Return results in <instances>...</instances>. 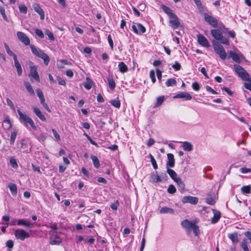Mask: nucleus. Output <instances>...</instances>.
<instances>
[{
	"label": "nucleus",
	"mask_w": 251,
	"mask_h": 251,
	"mask_svg": "<svg viewBox=\"0 0 251 251\" xmlns=\"http://www.w3.org/2000/svg\"><path fill=\"white\" fill-rule=\"evenodd\" d=\"M198 201L199 199L197 197L190 196H184L182 199V202L183 203H189L193 205L197 204Z\"/></svg>",
	"instance_id": "nucleus-6"
},
{
	"label": "nucleus",
	"mask_w": 251,
	"mask_h": 251,
	"mask_svg": "<svg viewBox=\"0 0 251 251\" xmlns=\"http://www.w3.org/2000/svg\"><path fill=\"white\" fill-rule=\"evenodd\" d=\"M137 27L138 28V31L139 32V34H141L142 33H144L146 32V28L145 27V26H143L141 24H137Z\"/></svg>",
	"instance_id": "nucleus-44"
},
{
	"label": "nucleus",
	"mask_w": 251,
	"mask_h": 251,
	"mask_svg": "<svg viewBox=\"0 0 251 251\" xmlns=\"http://www.w3.org/2000/svg\"><path fill=\"white\" fill-rule=\"evenodd\" d=\"M206 202L208 204L213 205L215 204L216 201L213 198L210 197V198H207L206 199Z\"/></svg>",
	"instance_id": "nucleus-54"
},
{
	"label": "nucleus",
	"mask_w": 251,
	"mask_h": 251,
	"mask_svg": "<svg viewBox=\"0 0 251 251\" xmlns=\"http://www.w3.org/2000/svg\"><path fill=\"white\" fill-rule=\"evenodd\" d=\"M249 80H246L245 81H248V82H245L244 86L248 90H249L251 92V78L249 77Z\"/></svg>",
	"instance_id": "nucleus-42"
},
{
	"label": "nucleus",
	"mask_w": 251,
	"mask_h": 251,
	"mask_svg": "<svg viewBox=\"0 0 251 251\" xmlns=\"http://www.w3.org/2000/svg\"><path fill=\"white\" fill-rule=\"evenodd\" d=\"M119 202L118 201H116L115 203H112L110 205V207L113 210H117L118 206H119Z\"/></svg>",
	"instance_id": "nucleus-61"
},
{
	"label": "nucleus",
	"mask_w": 251,
	"mask_h": 251,
	"mask_svg": "<svg viewBox=\"0 0 251 251\" xmlns=\"http://www.w3.org/2000/svg\"><path fill=\"white\" fill-rule=\"evenodd\" d=\"M174 98L183 99L184 100H189L192 99V96L187 92H181L176 95Z\"/></svg>",
	"instance_id": "nucleus-15"
},
{
	"label": "nucleus",
	"mask_w": 251,
	"mask_h": 251,
	"mask_svg": "<svg viewBox=\"0 0 251 251\" xmlns=\"http://www.w3.org/2000/svg\"><path fill=\"white\" fill-rule=\"evenodd\" d=\"M33 112L41 121L43 122H45L46 121V118L39 108L34 107L33 108Z\"/></svg>",
	"instance_id": "nucleus-21"
},
{
	"label": "nucleus",
	"mask_w": 251,
	"mask_h": 251,
	"mask_svg": "<svg viewBox=\"0 0 251 251\" xmlns=\"http://www.w3.org/2000/svg\"><path fill=\"white\" fill-rule=\"evenodd\" d=\"M3 127L6 129H9L11 127V124L10 123V119L8 117H6L3 121Z\"/></svg>",
	"instance_id": "nucleus-36"
},
{
	"label": "nucleus",
	"mask_w": 251,
	"mask_h": 251,
	"mask_svg": "<svg viewBox=\"0 0 251 251\" xmlns=\"http://www.w3.org/2000/svg\"><path fill=\"white\" fill-rule=\"evenodd\" d=\"M15 66L17 69V74L19 76H21L22 74V68L21 64L17 59V57L14 59Z\"/></svg>",
	"instance_id": "nucleus-24"
},
{
	"label": "nucleus",
	"mask_w": 251,
	"mask_h": 251,
	"mask_svg": "<svg viewBox=\"0 0 251 251\" xmlns=\"http://www.w3.org/2000/svg\"><path fill=\"white\" fill-rule=\"evenodd\" d=\"M111 104L116 108H119L121 106V102L118 98L114 99L110 101Z\"/></svg>",
	"instance_id": "nucleus-38"
},
{
	"label": "nucleus",
	"mask_w": 251,
	"mask_h": 251,
	"mask_svg": "<svg viewBox=\"0 0 251 251\" xmlns=\"http://www.w3.org/2000/svg\"><path fill=\"white\" fill-rule=\"evenodd\" d=\"M91 158L93 161V163L95 167L96 168H99L100 166V164L98 158L97 156L94 155L91 156Z\"/></svg>",
	"instance_id": "nucleus-34"
},
{
	"label": "nucleus",
	"mask_w": 251,
	"mask_h": 251,
	"mask_svg": "<svg viewBox=\"0 0 251 251\" xmlns=\"http://www.w3.org/2000/svg\"><path fill=\"white\" fill-rule=\"evenodd\" d=\"M241 191L243 194H250L251 188L249 186H244L241 188Z\"/></svg>",
	"instance_id": "nucleus-43"
},
{
	"label": "nucleus",
	"mask_w": 251,
	"mask_h": 251,
	"mask_svg": "<svg viewBox=\"0 0 251 251\" xmlns=\"http://www.w3.org/2000/svg\"><path fill=\"white\" fill-rule=\"evenodd\" d=\"M234 71L237 75L243 80H249V73L242 66L235 64L233 65Z\"/></svg>",
	"instance_id": "nucleus-1"
},
{
	"label": "nucleus",
	"mask_w": 251,
	"mask_h": 251,
	"mask_svg": "<svg viewBox=\"0 0 251 251\" xmlns=\"http://www.w3.org/2000/svg\"><path fill=\"white\" fill-rule=\"evenodd\" d=\"M198 8L200 10H203V6L201 0H193Z\"/></svg>",
	"instance_id": "nucleus-48"
},
{
	"label": "nucleus",
	"mask_w": 251,
	"mask_h": 251,
	"mask_svg": "<svg viewBox=\"0 0 251 251\" xmlns=\"http://www.w3.org/2000/svg\"><path fill=\"white\" fill-rule=\"evenodd\" d=\"M151 181L152 182H160L162 181V179L158 176L157 172L152 173L151 175Z\"/></svg>",
	"instance_id": "nucleus-22"
},
{
	"label": "nucleus",
	"mask_w": 251,
	"mask_h": 251,
	"mask_svg": "<svg viewBox=\"0 0 251 251\" xmlns=\"http://www.w3.org/2000/svg\"><path fill=\"white\" fill-rule=\"evenodd\" d=\"M228 237L232 241L233 244L237 243L239 241L237 233L236 232L229 234L228 235Z\"/></svg>",
	"instance_id": "nucleus-28"
},
{
	"label": "nucleus",
	"mask_w": 251,
	"mask_h": 251,
	"mask_svg": "<svg viewBox=\"0 0 251 251\" xmlns=\"http://www.w3.org/2000/svg\"><path fill=\"white\" fill-rule=\"evenodd\" d=\"M17 225L18 226H24L26 228H32L34 224L29 222L27 219H20L18 220Z\"/></svg>",
	"instance_id": "nucleus-13"
},
{
	"label": "nucleus",
	"mask_w": 251,
	"mask_h": 251,
	"mask_svg": "<svg viewBox=\"0 0 251 251\" xmlns=\"http://www.w3.org/2000/svg\"><path fill=\"white\" fill-rule=\"evenodd\" d=\"M10 163L11 166L14 168H17L18 166L16 160L14 158H11L10 159Z\"/></svg>",
	"instance_id": "nucleus-51"
},
{
	"label": "nucleus",
	"mask_w": 251,
	"mask_h": 251,
	"mask_svg": "<svg viewBox=\"0 0 251 251\" xmlns=\"http://www.w3.org/2000/svg\"><path fill=\"white\" fill-rule=\"evenodd\" d=\"M52 132L53 133V134L55 138V139L57 140V141H59L60 140V135H59V134L57 133V132L56 131V130L54 129H52Z\"/></svg>",
	"instance_id": "nucleus-59"
},
{
	"label": "nucleus",
	"mask_w": 251,
	"mask_h": 251,
	"mask_svg": "<svg viewBox=\"0 0 251 251\" xmlns=\"http://www.w3.org/2000/svg\"><path fill=\"white\" fill-rule=\"evenodd\" d=\"M14 235L16 239L24 241L30 237L29 234L23 229L18 228L15 230Z\"/></svg>",
	"instance_id": "nucleus-4"
},
{
	"label": "nucleus",
	"mask_w": 251,
	"mask_h": 251,
	"mask_svg": "<svg viewBox=\"0 0 251 251\" xmlns=\"http://www.w3.org/2000/svg\"><path fill=\"white\" fill-rule=\"evenodd\" d=\"M32 53L40 58L44 57L45 53L44 51L40 49L37 50L33 45H29Z\"/></svg>",
	"instance_id": "nucleus-12"
},
{
	"label": "nucleus",
	"mask_w": 251,
	"mask_h": 251,
	"mask_svg": "<svg viewBox=\"0 0 251 251\" xmlns=\"http://www.w3.org/2000/svg\"><path fill=\"white\" fill-rule=\"evenodd\" d=\"M17 134V131L14 130L11 134L10 142L11 145H13L15 142L16 136Z\"/></svg>",
	"instance_id": "nucleus-39"
},
{
	"label": "nucleus",
	"mask_w": 251,
	"mask_h": 251,
	"mask_svg": "<svg viewBox=\"0 0 251 251\" xmlns=\"http://www.w3.org/2000/svg\"><path fill=\"white\" fill-rule=\"evenodd\" d=\"M46 34L48 36L49 39L50 41H54L55 38H54V35L52 32H50L49 30H48L46 31Z\"/></svg>",
	"instance_id": "nucleus-52"
},
{
	"label": "nucleus",
	"mask_w": 251,
	"mask_h": 251,
	"mask_svg": "<svg viewBox=\"0 0 251 251\" xmlns=\"http://www.w3.org/2000/svg\"><path fill=\"white\" fill-rule=\"evenodd\" d=\"M192 86L195 91H199L200 89V86L198 82H195L193 83Z\"/></svg>",
	"instance_id": "nucleus-62"
},
{
	"label": "nucleus",
	"mask_w": 251,
	"mask_h": 251,
	"mask_svg": "<svg viewBox=\"0 0 251 251\" xmlns=\"http://www.w3.org/2000/svg\"><path fill=\"white\" fill-rule=\"evenodd\" d=\"M25 86V87L28 92L31 95H34L35 94L34 91L32 88V87L29 82H24Z\"/></svg>",
	"instance_id": "nucleus-32"
},
{
	"label": "nucleus",
	"mask_w": 251,
	"mask_h": 251,
	"mask_svg": "<svg viewBox=\"0 0 251 251\" xmlns=\"http://www.w3.org/2000/svg\"><path fill=\"white\" fill-rule=\"evenodd\" d=\"M177 180H176L175 182L176 183L177 187L178 190L182 192L185 189V184L182 179L179 178L177 179Z\"/></svg>",
	"instance_id": "nucleus-26"
},
{
	"label": "nucleus",
	"mask_w": 251,
	"mask_h": 251,
	"mask_svg": "<svg viewBox=\"0 0 251 251\" xmlns=\"http://www.w3.org/2000/svg\"><path fill=\"white\" fill-rule=\"evenodd\" d=\"M211 33L216 40H219L220 38L222 37V33L219 29H212Z\"/></svg>",
	"instance_id": "nucleus-20"
},
{
	"label": "nucleus",
	"mask_w": 251,
	"mask_h": 251,
	"mask_svg": "<svg viewBox=\"0 0 251 251\" xmlns=\"http://www.w3.org/2000/svg\"><path fill=\"white\" fill-rule=\"evenodd\" d=\"M29 76L32 77L38 82H40V77L37 71V67L35 66H30Z\"/></svg>",
	"instance_id": "nucleus-7"
},
{
	"label": "nucleus",
	"mask_w": 251,
	"mask_h": 251,
	"mask_svg": "<svg viewBox=\"0 0 251 251\" xmlns=\"http://www.w3.org/2000/svg\"><path fill=\"white\" fill-rule=\"evenodd\" d=\"M6 102L7 105L13 110H15V107L13 102L9 98L6 99Z\"/></svg>",
	"instance_id": "nucleus-60"
},
{
	"label": "nucleus",
	"mask_w": 251,
	"mask_h": 251,
	"mask_svg": "<svg viewBox=\"0 0 251 251\" xmlns=\"http://www.w3.org/2000/svg\"><path fill=\"white\" fill-rule=\"evenodd\" d=\"M167 191L169 193L173 194L176 192V188L173 185L171 184L169 186Z\"/></svg>",
	"instance_id": "nucleus-50"
},
{
	"label": "nucleus",
	"mask_w": 251,
	"mask_h": 251,
	"mask_svg": "<svg viewBox=\"0 0 251 251\" xmlns=\"http://www.w3.org/2000/svg\"><path fill=\"white\" fill-rule=\"evenodd\" d=\"M35 32L40 38H43L44 37V33L41 30L36 28L35 29Z\"/></svg>",
	"instance_id": "nucleus-55"
},
{
	"label": "nucleus",
	"mask_w": 251,
	"mask_h": 251,
	"mask_svg": "<svg viewBox=\"0 0 251 251\" xmlns=\"http://www.w3.org/2000/svg\"><path fill=\"white\" fill-rule=\"evenodd\" d=\"M160 213L161 214L170 213L173 214L174 213V210L171 208L163 207L160 210Z\"/></svg>",
	"instance_id": "nucleus-29"
},
{
	"label": "nucleus",
	"mask_w": 251,
	"mask_h": 251,
	"mask_svg": "<svg viewBox=\"0 0 251 251\" xmlns=\"http://www.w3.org/2000/svg\"><path fill=\"white\" fill-rule=\"evenodd\" d=\"M150 76L151 79L152 83H154L156 81V78L155 76V73L153 70H151L150 72Z\"/></svg>",
	"instance_id": "nucleus-56"
},
{
	"label": "nucleus",
	"mask_w": 251,
	"mask_h": 251,
	"mask_svg": "<svg viewBox=\"0 0 251 251\" xmlns=\"http://www.w3.org/2000/svg\"><path fill=\"white\" fill-rule=\"evenodd\" d=\"M218 41H219L222 44L226 45H228L229 44L228 40L226 37H224L223 35H222V37H220V39Z\"/></svg>",
	"instance_id": "nucleus-45"
},
{
	"label": "nucleus",
	"mask_w": 251,
	"mask_h": 251,
	"mask_svg": "<svg viewBox=\"0 0 251 251\" xmlns=\"http://www.w3.org/2000/svg\"><path fill=\"white\" fill-rule=\"evenodd\" d=\"M17 36L19 40L24 43L25 45H29L30 44L29 38L23 32H17Z\"/></svg>",
	"instance_id": "nucleus-10"
},
{
	"label": "nucleus",
	"mask_w": 251,
	"mask_h": 251,
	"mask_svg": "<svg viewBox=\"0 0 251 251\" xmlns=\"http://www.w3.org/2000/svg\"><path fill=\"white\" fill-rule=\"evenodd\" d=\"M107 81L110 88L111 90L114 89L116 87V84L112 77L109 76L107 78Z\"/></svg>",
	"instance_id": "nucleus-30"
},
{
	"label": "nucleus",
	"mask_w": 251,
	"mask_h": 251,
	"mask_svg": "<svg viewBox=\"0 0 251 251\" xmlns=\"http://www.w3.org/2000/svg\"><path fill=\"white\" fill-rule=\"evenodd\" d=\"M191 229L193 230V232L194 233L196 236H197L199 233V229L198 226L196 225L195 223L193 225Z\"/></svg>",
	"instance_id": "nucleus-53"
},
{
	"label": "nucleus",
	"mask_w": 251,
	"mask_h": 251,
	"mask_svg": "<svg viewBox=\"0 0 251 251\" xmlns=\"http://www.w3.org/2000/svg\"><path fill=\"white\" fill-rule=\"evenodd\" d=\"M212 44L215 51L219 55L222 60H225L227 57V54L224 47L215 41H212Z\"/></svg>",
	"instance_id": "nucleus-2"
},
{
	"label": "nucleus",
	"mask_w": 251,
	"mask_h": 251,
	"mask_svg": "<svg viewBox=\"0 0 251 251\" xmlns=\"http://www.w3.org/2000/svg\"><path fill=\"white\" fill-rule=\"evenodd\" d=\"M61 242V239L57 236H55L54 239L50 238V244L52 245H59Z\"/></svg>",
	"instance_id": "nucleus-31"
},
{
	"label": "nucleus",
	"mask_w": 251,
	"mask_h": 251,
	"mask_svg": "<svg viewBox=\"0 0 251 251\" xmlns=\"http://www.w3.org/2000/svg\"><path fill=\"white\" fill-rule=\"evenodd\" d=\"M17 112L20 116V120L23 122L24 126H27L28 124H29L34 129H36V126L33 121L30 118L24 114L19 109L17 110Z\"/></svg>",
	"instance_id": "nucleus-3"
},
{
	"label": "nucleus",
	"mask_w": 251,
	"mask_h": 251,
	"mask_svg": "<svg viewBox=\"0 0 251 251\" xmlns=\"http://www.w3.org/2000/svg\"><path fill=\"white\" fill-rule=\"evenodd\" d=\"M204 20L213 27L218 26V20L212 16L208 15L207 13L203 14Z\"/></svg>",
	"instance_id": "nucleus-5"
},
{
	"label": "nucleus",
	"mask_w": 251,
	"mask_h": 251,
	"mask_svg": "<svg viewBox=\"0 0 251 251\" xmlns=\"http://www.w3.org/2000/svg\"><path fill=\"white\" fill-rule=\"evenodd\" d=\"M41 58L44 60V62L45 65L47 66L49 64L50 58L47 54L45 53L44 55V57H42Z\"/></svg>",
	"instance_id": "nucleus-47"
},
{
	"label": "nucleus",
	"mask_w": 251,
	"mask_h": 251,
	"mask_svg": "<svg viewBox=\"0 0 251 251\" xmlns=\"http://www.w3.org/2000/svg\"><path fill=\"white\" fill-rule=\"evenodd\" d=\"M176 81L175 78L168 79L166 82V85L168 87H170L171 86L176 85Z\"/></svg>",
	"instance_id": "nucleus-40"
},
{
	"label": "nucleus",
	"mask_w": 251,
	"mask_h": 251,
	"mask_svg": "<svg viewBox=\"0 0 251 251\" xmlns=\"http://www.w3.org/2000/svg\"><path fill=\"white\" fill-rule=\"evenodd\" d=\"M194 223V222L192 221H189L186 219L182 221L181 225L183 227L188 229V230H190L191 229Z\"/></svg>",
	"instance_id": "nucleus-16"
},
{
	"label": "nucleus",
	"mask_w": 251,
	"mask_h": 251,
	"mask_svg": "<svg viewBox=\"0 0 251 251\" xmlns=\"http://www.w3.org/2000/svg\"><path fill=\"white\" fill-rule=\"evenodd\" d=\"M198 43L200 45L204 47H209L210 46L207 39L202 35H197Z\"/></svg>",
	"instance_id": "nucleus-11"
},
{
	"label": "nucleus",
	"mask_w": 251,
	"mask_h": 251,
	"mask_svg": "<svg viewBox=\"0 0 251 251\" xmlns=\"http://www.w3.org/2000/svg\"><path fill=\"white\" fill-rule=\"evenodd\" d=\"M164 100V96H160L157 98L156 103L155 106L157 107L160 105Z\"/></svg>",
	"instance_id": "nucleus-46"
},
{
	"label": "nucleus",
	"mask_w": 251,
	"mask_h": 251,
	"mask_svg": "<svg viewBox=\"0 0 251 251\" xmlns=\"http://www.w3.org/2000/svg\"><path fill=\"white\" fill-rule=\"evenodd\" d=\"M33 8L35 12L38 13L39 15L40 16V18L41 20H44L45 19V14L43 10L41 8L40 6L38 3H34L32 5Z\"/></svg>",
	"instance_id": "nucleus-14"
},
{
	"label": "nucleus",
	"mask_w": 251,
	"mask_h": 251,
	"mask_svg": "<svg viewBox=\"0 0 251 251\" xmlns=\"http://www.w3.org/2000/svg\"><path fill=\"white\" fill-rule=\"evenodd\" d=\"M86 81L84 84V86L87 90H90L92 87L93 82L89 77H86Z\"/></svg>",
	"instance_id": "nucleus-33"
},
{
	"label": "nucleus",
	"mask_w": 251,
	"mask_h": 251,
	"mask_svg": "<svg viewBox=\"0 0 251 251\" xmlns=\"http://www.w3.org/2000/svg\"><path fill=\"white\" fill-rule=\"evenodd\" d=\"M167 172L169 175V176L172 178V179H173L175 181L176 180H177V179H178L180 178V177H177V175L175 172V171H174L173 170H172L171 169H169V168H167Z\"/></svg>",
	"instance_id": "nucleus-23"
},
{
	"label": "nucleus",
	"mask_w": 251,
	"mask_h": 251,
	"mask_svg": "<svg viewBox=\"0 0 251 251\" xmlns=\"http://www.w3.org/2000/svg\"><path fill=\"white\" fill-rule=\"evenodd\" d=\"M167 157L168 159L167 162V167H174L175 163L174 155L172 153H168L167 154Z\"/></svg>",
	"instance_id": "nucleus-18"
},
{
	"label": "nucleus",
	"mask_w": 251,
	"mask_h": 251,
	"mask_svg": "<svg viewBox=\"0 0 251 251\" xmlns=\"http://www.w3.org/2000/svg\"><path fill=\"white\" fill-rule=\"evenodd\" d=\"M0 13L1 14L3 19L5 21H7L8 20H7V17L6 16V14L5 13V10L3 8H2V7L0 8Z\"/></svg>",
	"instance_id": "nucleus-58"
},
{
	"label": "nucleus",
	"mask_w": 251,
	"mask_h": 251,
	"mask_svg": "<svg viewBox=\"0 0 251 251\" xmlns=\"http://www.w3.org/2000/svg\"><path fill=\"white\" fill-rule=\"evenodd\" d=\"M212 211L214 214V216L212 218L211 223L214 224L217 223L220 220L221 218V212L215 209H213Z\"/></svg>",
	"instance_id": "nucleus-17"
},
{
	"label": "nucleus",
	"mask_w": 251,
	"mask_h": 251,
	"mask_svg": "<svg viewBox=\"0 0 251 251\" xmlns=\"http://www.w3.org/2000/svg\"><path fill=\"white\" fill-rule=\"evenodd\" d=\"M119 71L122 73H125L128 71L127 66L124 62H121L118 65Z\"/></svg>",
	"instance_id": "nucleus-27"
},
{
	"label": "nucleus",
	"mask_w": 251,
	"mask_h": 251,
	"mask_svg": "<svg viewBox=\"0 0 251 251\" xmlns=\"http://www.w3.org/2000/svg\"><path fill=\"white\" fill-rule=\"evenodd\" d=\"M161 7L162 9L164 10V11L166 14L169 15L170 17L171 16H172V14H174V13L172 12V10L169 7H168L164 4H162Z\"/></svg>",
	"instance_id": "nucleus-37"
},
{
	"label": "nucleus",
	"mask_w": 251,
	"mask_h": 251,
	"mask_svg": "<svg viewBox=\"0 0 251 251\" xmlns=\"http://www.w3.org/2000/svg\"><path fill=\"white\" fill-rule=\"evenodd\" d=\"M243 57L242 54L239 55L232 50L228 52V58H231L237 63H240L241 62V59L243 58Z\"/></svg>",
	"instance_id": "nucleus-9"
},
{
	"label": "nucleus",
	"mask_w": 251,
	"mask_h": 251,
	"mask_svg": "<svg viewBox=\"0 0 251 251\" xmlns=\"http://www.w3.org/2000/svg\"><path fill=\"white\" fill-rule=\"evenodd\" d=\"M6 51L7 53L8 54V55L12 56L13 57V59L14 58H16L17 57V55L16 54H15L9 48V46L7 45L6 43H4V44Z\"/></svg>",
	"instance_id": "nucleus-35"
},
{
	"label": "nucleus",
	"mask_w": 251,
	"mask_h": 251,
	"mask_svg": "<svg viewBox=\"0 0 251 251\" xmlns=\"http://www.w3.org/2000/svg\"><path fill=\"white\" fill-rule=\"evenodd\" d=\"M172 67L176 70L178 71L181 68L180 64L177 61H176L175 64L172 66Z\"/></svg>",
	"instance_id": "nucleus-57"
},
{
	"label": "nucleus",
	"mask_w": 251,
	"mask_h": 251,
	"mask_svg": "<svg viewBox=\"0 0 251 251\" xmlns=\"http://www.w3.org/2000/svg\"><path fill=\"white\" fill-rule=\"evenodd\" d=\"M241 247L244 250V251H249L247 243L245 241H243L241 243Z\"/></svg>",
	"instance_id": "nucleus-64"
},
{
	"label": "nucleus",
	"mask_w": 251,
	"mask_h": 251,
	"mask_svg": "<svg viewBox=\"0 0 251 251\" xmlns=\"http://www.w3.org/2000/svg\"><path fill=\"white\" fill-rule=\"evenodd\" d=\"M149 157L151 159V164L152 165L153 168L154 169H157L158 166H157V164L156 163V160H155L154 158L151 154H149Z\"/></svg>",
	"instance_id": "nucleus-41"
},
{
	"label": "nucleus",
	"mask_w": 251,
	"mask_h": 251,
	"mask_svg": "<svg viewBox=\"0 0 251 251\" xmlns=\"http://www.w3.org/2000/svg\"><path fill=\"white\" fill-rule=\"evenodd\" d=\"M8 187L13 196H16L17 194V187L16 185L13 183H10L8 185Z\"/></svg>",
	"instance_id": "nucleus-25"
},
{
	"label": "nucleus",
	"mask_w": 251,
	"mask_h": 251,
	"mask_svg": "<svg viewBox=\"0 0 251 251\" xmlns=\"http://www.w3.org/2000/svg\"><path fill=\"white\" fill-rule=\"evenodd\" d=\"M170 26L174 28H176L180 25V23L177 16L175 14H172L170 17Z\"/></svg>",
	"instance_id": "nucleus-8"
},
{
	"label": "nucleus",
	"mask_w": 251,
	"mask_h": 251,
	"mask_svg": "<svg viewBox=\"0 0 251 251\" xmlns=\"http://www.w3.org/2000/svg\"><path fill=\"white\" fill-rule=\"evenodd\" d=\"M240 171L243 174H246L251 172V169L250 168L243 167L240 169Z\"/></svg>",
	"instance_id": "nucleus-63"
},
{
	"label": "nucleus",
	"mask_w": 251,
	"mask_h": 251,
	"mask_svg": "<svg viewBox=\"0 0 251 251\" xmlns=\"http://www.w3.org/2000/svg\"><path fill=\"white\" fill-rule=\"evenodd\" d=\"M20 12L23 14H26L27 13V7L24 4H21L19 7Z\"/></svg>",
	"instance_id": "nucleus-49"
},
{
	"label": "nucleus",
	"mask_w": 251,
	"mask_h": 251,
	"mask_svg": "<svg viewBox=\"0 0 251 251\" xmlns=\"http://www.w3.org/2000/svg\"><path fill=\"white\" fill-rule=\"evenodd\" d=\"M182 144V148L185 151H190L193 150V146L191 143L189 142H180Z\"/></svg>",
	"instance_id": "nucleus-19"
}]
</instances>
